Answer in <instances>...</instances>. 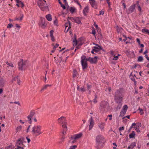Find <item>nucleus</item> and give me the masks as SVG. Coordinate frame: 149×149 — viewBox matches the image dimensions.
Here are the masks:
<instances>
[{
  "label": "nucleus",
  "mask_w": 149,
  "mask_h": 149,
  "mask_svg": "<svg viewBox=\"0 0 149 149\" xmlns=\"http://www.w3.org/2000/svg\"><path fill=\"white\" fill-rule=\"evenodd\" d=\"M115 101L117 103H120L123 100V97L115 95L114 96Z\"/></svg>",
  "instance_id": "nucleus-11"
},
{
  "label": "nucleus",
  "mask_w": 149,
  "mask_h": 149,
  "mask_svg": "<svg viewBox=\"0 0 149 149\" xmlns=\"http://www.w3.org/2000/svg\"><path fill=\"white\" fill-rule=\"evenodd\" d=\"M41 126L40 125H34L33 127L32 130V134L36 136H37L42 134V132L41 130Z\"/></svg>",
  "instance_id": "nucleus-1"
},
{
  "label": "nucleus",
  "mask_w": 149,
  "mask_h": 149,
  "mask_svg": "<svg viewBox=\"0 0 149 149\" xmlns=\"http://www.w3.org/2000/svg\"><path fill=\"white\" fill-rule=\"evenodd\" d=\"M111 87H109L106 90V91H108L109 92H110L111 91Z\"/></svg>",
  "instance_id": "nucleus-47"
},
{
  "label": "nucleus",
  "mask_w": 149,
  "mask_h": 149,
  "mask_svg": "<svg viewBox=\"0 0 149 149\" xmlns=\"http://www.w3.org/2000/svg\"><path fill=\"white\" fill-rule=\"evenodd\" d=\"M75 10V8L73 7H71L70 8V10L71 13H73L74 12Z\"/></svg>",
  "instance_id": "nucleus-34"
},
{
  "label": "nucleus",
  "mask_w": 149,
  "mask_h": 149,
  "mask_svg": "<svg viewBox=\"0 0 149 149\" xmlns=\"http://www.w3.org/2000/svg\"><path fill=\"white\" fill-rule=\"evenodd\" d=\"M88 6H86L83 10V12L84 14L85 15H86V14L88 13Z\"/></svg>",
  "instance_id": "nucleus-24"
},
{
  "label": "nucleus",
  "mask_w": 149,
  "mask_h": 149,
  "mask_svg": "<svg viewBox=\"0 0 149 149\" xmlns=\"http://www.w3.org/2000/svg\"><path fill=\"white\" fill-rule=\"evenodd\" d=\"M97 98V97H96V95H95V99H94L93 100V102L94 103H96L97 102V100H96V98Z\"/></svg>",
  "instance_id": "nucleus-54"
},
{
  "label": "nucleus",
  "mask_w": 149,
  "mask_h": 149,
  "mask_svg": "<svg viewBox=\"0 0 149 149\" xmlns=\"http://www.w3.org/2000/svg\"><path fill=\"white\" fill-rule=\"evenodd\" d=\"M51 38V40L53 42H54L55 41V39L54 38V36H50Z\"/></svg>",
  "instance_id": "nucleus-58"
},
{
  "label": "nucleus",
  "mask_w": 149,
  "mask_h": 149,
  "mask_svg": "<svg viewBox=\"0 0 149 149\" xmlns=\"http://www.w3.org/2000/svg\"><path fill=\"white\" fill-rule=\"evenodd\" d=\"M65 29H66L67 28V31L71 28V23L69 21L68 22L66 23L65 24Z\"/></svg>",
  "instance_id": "nucleus-18"
},
{
  "label": "nucleus",
  "mask_w": 149,
  "mask_h": 149,
  "mask_svg": "<svg viewBox=\"0 0 149 149\" xmlns=\"http://www.w3.org/2000/svg\"><path fill=\"white\" fill-rule=\"evenodd\" d=\"M13 81H17V83L19 85H20L21 83V81H20V79H19L18 77H16L13 78L12 80Z\"/></svg>",
  "instance_id": "nucleus-20"
},
{
  "label": "nucleus",
  "mask_w": 149,
  "mask_h": 149,
  "mask_svg": "<svg viewBox=\"0 0 149 149\" xmlns=\"http://www.w3.org/2000/svg\"><path fill=\"white\" fill-rule=\"evenodd\" d=\"M77 73V70L75 69H74L73 70V77L74 78L76 76Z\"/></svg>",
  "instance_id": "nucleus-37"
},
{
  "label": "nucleus",
  "mask_w": 149,
  "mask_h": 149,
  "mask_svg": "<svg viewBox=\"0 0 149 149\" xmlns=\"http://www.w3.org/2000/svg\"><path fill=\"white\" fill-rule=\"evenodd\" d=\"M145 56L146 57V58H147V60H148L149 61V58L148 56V55H145Z\"/></svg>",
  "instance_id": "nucleus-64"
},
{
  "label": "nucleus",
  "mask_w": 149,
  "mask_h": 149,
  "mask_svg": "<svg viewBox=\"0 0 149 149\" xmlns=\"http://www.w3.org/2000/svg\"><path fill=\"white\" fill-rule=\"evenodd\" d=\"M74 22L78 24H79L81 22L80 20L78 17H75Z\"/></svg>",
  "instance_id": "nucleus-31"
},
{
  "label": "nucleus",
  "mask_w": 149,
  "mask_h": 149,
  "mask_svg": "<svg viewBox=\"0 0 149 149\" xmlns=\"http://www.w3.org/2000/svg\"><path fill=\"white\" fill-rule=\"evenodd\" d=\"M68 18L69 19H70L73 22H74L75 20V17H68Z\"/></svg>",
  "instance_id": "nucleus-40"
},
{
  "label": "nucleus",
  "mask_w": 149,
  "mask_h": 149,
  "mask_svg": "<svg viewBox=\"0 0 149 149\" xmlns=\"http://www.w3.org/2000/svg\"><path fill=\"white\" fill-rule=\"evenodd\" d=\"M54 23L55 25L56 26L58 25V24L57 23V21L56 19L54 20Z\"/></svg>",
  "instance_id": "nucleus-49"
},
{
  "label": "nucleus",
  "mask_w": 149,
  "mask_h": 149,
  "mask_svg": "<svg viewBox=\"0 0 149 149\" xmlns=\"http://www.w3.org/2000/svg\"><path fill=\"white\" fill-rule=\"evenodd\" d=\"M89 121L90 124L89 125V130H90L92 129L94 124V122L92 117H91Z\"/></svg>",
  "instance_id": "nucleus-17"
},
{
  "label": "nucleus",
  "mask_w": 149,
  "mask_h": 149,
  "mask_svg": "<svg viewBox=\"0 0 149 149\" xmlns=\"http://www.w3.org/2000/svg\"><path fill=\"white\" fill-rule=\"evenodd\" d=\"M97 57L95 56L93 58L89 57L87 58L88 61H89L91 63H95L97 62Z\"/></svg>",
  "instance_id": "nucleus-12"
},
{
  "label": "nucleus",
  "mask_w": 149,
  "mask_h": 149,
  "mask_svg": "<svg viewBox=\"0 0 149 149\" xmlns=\"http://www.w3.org/2000/svg\"><path fill=\"white\" fill-rule=\"evenodd\" d=\"M63 129L62 131V134H63V136L65 135V134H66V132L68 130L67 127V129L66 130V128H63Z\"/></svg>",
  "instance_id": "nucleus-30"
},
{
  "label": "nucleus",
  "mask_w": 149,
  "mask_h": 149,
  "mask_svg": "<svg viewBox=\"0 0 149 149\" xmlns=\"http://www.w3.org/2000/svg\"><path fill=\"white\" fill-rule=\"evenodd\" d=\"M77 147V146L76 145H74L73 146H71L70 147V149H75Z\"/></svg>",
  "instance_id": "nucleus-43"
},
{
  "label": "nucleus",
  "mask_w": 149,
  "mask_h": 149,
  "mask_svg": "<svg viewBox=\"0 0 149 149\" xmlns=\"http://www.w3.org/2000/svg\"><path fill=\"white\" fill-rule=\"evenodd\" d=\"M24 140V138L23 137H22L16 141V146H19V145H23V141Z\"/></svg>",
  "instance_id": "nucleus-14"
},
{
  "label": "nucleus",
  "mask_w": 149,
  "mask_h": 149,
  "mask_svg": "<svg viewBox=\"0 0 149 149\" xmlns=\"http://www.w3.org/2000/svg\"><path fill=\"white\" fill-rule=\"evenodd\" d=\"M139 110L140 111V112L141 113V114H142L143 113H142V112L143 111V110L142 109H140V108H139Z\"/></svg>",
  "instance_id": "nucleus-62"
},
{
  "label": "nucleus",
  "mask_w": 149,
  "mask_h": 149,
  "mask_svg": "<svg viewBox=\"0 0 149 149\" xmlns=\"http://www.w3.org/2000/svg\"><path fill=\"white\" fill-rule=\"evenodd\" d=\"M57 121L58 123L61 125V126L63 128H66V130L67 123L65 117L62 116L58 119Z\"/></svg>",
  "instance_id": "nucleus-3"
},
{
  "label": "nucleus",
  "mask_w": 149,
  "mask_h": 149,
  "mask_svg": "<svg viewBox=\"0 0 149 149\" xmlns=\"http://www.w3.org/2000/svg\"><path fill=\"white\" fill-rule=\"evenodd\" d=\"M22 129V126L20 125L18 126L16 129V132H17L19 131H20Z\"/></svg>",
  "instance_id": "nucleus-36"
},
{
  "label": "nucleus",
  "mask_w": 149,
  "mask_h": 149,
  "mask_svg": "<svg viewBox=\"0 0 149 149\" xmlns=\"http://www.w3.org/2000/svg\"><path fill=\"white\" fill-rule=\"evenodd\" d=\"M81 63L82 67V68L83 70L86 69L88 67L87 61H88L87 58H86V56L83 55L81 57Z\"/></svg>",
  "instance_id": "nucleus-4"
},
{
  "label": "nucleus",
  "mask_w": 149,
  "mask_h": 149,
  "mask_svg": "<svg viewBox=\"0 0 149 149\" xmlns=\"http://www.w3.org/2000/svg\"><path fill=\"white\" fill-rule=\"evenodd\" d=\"M104 138L102 136L98 135L96 137V141L98 143V145L101 143H102L104 141Z\"/></svg>",
  "instance_id": "nucleus-13"
},
{
  "label": "nucleus",
  "mask_w": 149,
  "mask_h": 149,
  "mask_svg": "<svg viewBox=\"0 0 149 149\" xmlns=\"http://www.w3.org/2000/svg\"><path fill=\"white\" fill-rule=\"evenodd\" d=\"M17 3L19 4L21 8H23L24 6V4L21 1H17Z\"/></svg>",
  "instance_id": "nucleus-32"
},
{
  "label": "nucleus",
  "mask_w": 149,
  "mask_h": 149,
  "mask_svg": "<svg viewBox=\"0 0 149 149\" xmlns=\"http://www.w3.org/2000/svg\"><path fill=\"white\" fill-rule=\"evenodd\" d=\"M5 81L3 78H0V84L1 85L3 86L5 83Z\"/></svg>",
  "instance_id": "nucleus-23"
},
{
  "label": "nucleus",
  "mask_w": 149,
  "mask_h": 149,
  "mask_svg": "<svg viewBox=\"0 0 149 149\" xmlns=\"http://www.w3.org/2000/svg\"><path fill=\"white\" fill-rule=\"evenodd\" d=\"M65 139V137L64 136H63L61 138L60 141L58 142V143L59 144H62V142L64 141Z\"/></svg>",
  "instance_id": "nucleus-29"
},
{
  "label": "nucleus",
  "mask_w": 149,
  "mask_h": 149,
  "mask_svg": "<svg viewBox=\"0 0 149 149\" xmlns=\"http://www.w3.org/2000/svg\"><path fill=\"white\" fill-rule=\"evenodd\" d=\"M26 139L27 140L28 143H29L30 142V141H31L30 139L28 137H26Z\"/></svg>",
  "instance_id": "nucleus-60"
},
{
  "label": "nucleus",
  "mask_w": 149,
  "mask_h": 149,
  "mask_svg": "<svg viewBox=\"0 0 149 149\" xmlns=\"http://www.w3.org/2000/svg\"><path fill=\"white\" fill-rule=\"evenodd\" d=\"M135 136V134L134 131H133L132 133L129 135V137L130 138H132L134 137Z\"/></svg>",
  "instance_id": "nucleus-28"
},
{
  "label": "nucleus",
  "mask_w": 149,
  "mask_h": 149,
  "mask_svg": "<svg viewBox=\"0 0 149 149\" xmlns=\"http://www.w3.org/2000/svg\"><path fill=\"white\" fill-rule=\"evenodd\" d=\"M59 45L57 44H56L54 47H53V49H56L57 47Z\"/></svg>",
  "instance_id": "nucleus-52"
},
{
  "label": "nucleus",
  "mask_w": 149,
  "mask_h": 149,
  "mask_svg": "<svg viewBox=\"0 0 149 149\" xmlns=\"http://www.w3.org/2000/svg\"><path fill=\"white\" fill-rule=\"evenodd\" d=\"M118 56H115L113 58V59L116 60L118 59Z\"/></svg>",
  "instance_id": "nucleus-63"
},
{
  "label": "nucleus",
  "mask_w": 149,
  "mask_h": 149,
  "mask_svg": "<svg viewBox=\"0 0 149 149\" xmlns=\"http://www.w3.org/2000/svg\"><path fill=\"white\" fill-rule=\"evenodd\" d=\"M15 26H16V27L17 28L19 29V30L20 28V26L17 24L15 25Z\"/></svg>",
  "instance_id": "nucleus-61"
},
{
  "label": "nucleus",
  "mask_w": 149,
  "mask_h": 149,
  "mask_svg": "<svg viewBox=\"0 0 149 149\" xmlns=\"http://www.w3.org/2000/svg\"><path fill=\"white\" fill-rule=\"evenodd\" d=\"M82 135V133H79V134H74L72 136V139H77L81 138Z\"/></svg>",
  "instance_id": "nucleus-16"
},
{
  "label": "nucleus",
  "mask_w": 149,
  "mask_h": 149,
  "mask_svg": "<svg viewBox=\"0 0 149 149\" xmlns=\"http://www.w3.org/2000/svg\"><path fill=\"white\" fill-rule=\"evenodd\" d=\"M87 88L88 89V90L89 91V93H90V89L91 88V85H89L88 84H87Z\"/></svg>",
  "instance_id": "nucleus-39"
},
{
  "label": "nucleus",
  "mask_w": 149,
  "mask_h": 149,
  "mask_svg": "<svg viewBox=\"0 0 149 149\" xmlns=\"http://www.w3.org/2000/svg\"><path fill=\"white\" fill-rule=\"evenodd\" d=\"M109 106V104L107 101H103L100 104L101 109L103 111H107Z\"/></svg>",
  "instance_id": "nucleus-6"
},
{
  "label": "nucleus",
  "mask_w": 149,
  "mask_h": 149,
  "mask_svg": "<svg viewBox=\"0 0 149 149\" xmlns=\"http://www.w3.org/2000/svg\"><path fill=\"white\" fill-rule=\"evenodd\" d=\"M90 3L93 7L96 6V2L95 0H89Z\"/></svg>",
  "instance_id": "nucleus-19"
},
{
  "label": "nucleus",
  "mask_w": 149,
  "mask_h": 149,
  "mask_svg": "<svg viewBox=\"0 0 149 149\" xmlns=\"http://www.w3.org/2000/svg\"><path fill=\"white\" fill-rule=\"evenodd\" d=\"M13 24H9L8 25V26H7V28L10 29L11 28V27H13Z\"/></svg>",
  "instance_id": "nucleus-44"
},
{
  "label": "nucleus",
  "mask_w": 149,
  "mask_h": 149,
  "mask_svg": "<svg viewBox=\"0 0 149 149\" xmlns=\"http://www.w3.org/2000/svg\"><path fill=\"white\" fill-rule=\"evenodd\" d=\"M125 93V90L122 88L117 90L115 93V95L122 96Z\"/></svg>",
  "instance_id": "nucleus-8"
},
{
  "label": "nucleus",
  "mask_w": 149,
  "mask_h": 149,
  "mask_svg": "<svg viewBox=\"0 0 149 149\" xmlns=\"http://www.w3.org/2000/svg\"><path fill=\"white\" fill-rule=\"evenodd\" d=\"M148 31H149V30L146 29H143L142 30V32L143 33H147Z\"/></svg>",
  "instance_id": "nucleus-38"
},
{
  "label": "nucleus",
  "mask_w": 149,
  "mask_h": 149,
  "mask_svg": "<svg viewBox=\"0 0 149 149\" xmlns=\"http://www.w3.org/2000/svg\"><path fill=\"white\" fill-rule=\"evenodd\" d=\"M58 2L59 3V4H60L61 6L64 9H65L66 8V7L65 6H64L63 5V4L60 1V0H58Z\"/></svg>",
  "instance_id": "nucleus-33"
},
{
  "label": "nucleus",
  "mask_w": 149,
  "mask_h": 149,
  "mask_svg": "<svg viewBox=\"0 0 149 149\" xmlns=\"http://www.w3.org/2000/svg\"><path fill=\"white\" fill-rule=\"evenodd\" d=\"M104 11H102V10H101V11H100V14H99V15H103L104 14Z\"/></svg>",
  "instance_id": "nucleus-56"
},
{
  "label": "nucleus",
  "mask_w": 149,
  "mask_h": 149,
  "mask_svg": "<svg viewBox=\"0 0 149 149\" xmlns=\"http://www.w3.org/2000/svg\"><path fill=\"white\" fill-rule=\"evenodd\" d=\"M38 5L42 11H45L48 8L46 3L43 2L41 0H39L38 1Z\"/></svg>",
  "instance_id": "nucleus-5"
},
{
  "label": "nucleus",
  "mask_w": 149,
  "mask_h": 149,
  "mask_svg": "<svg viewBox=\"0 0 149 149\" xmlns=\"http://www.w3.org/2000/svg\"><path fill=\"white\" fill-rule=\"evenodd\" d=\"M80 89V91L81 92L84 91H85V89L84 88H81Z\"/></svg>",
  "instance_id": "nucleus-57"
},
{
  "label": "nucleus",
  "mask_w": 149,
  "mask_h": 149,
  "mask_svg": "<svg viewBox=\"0 0 149 149\" xmlns=\"http://www.w3.org/2000/svg\"><path fill=\"white\" fill-rule=\"evenodd\" d=\"M35 114V113L34 111H31L30 114L27 117V118L28 119V121L30 124H31L32 123L31 118L34 116Z\"/></svg>",
  "instance_id": "nucleus-10"
},
{
  "label": "nucleus",
  "mask_w": 149,
  "mask_h": 149,
  "mask_svg": "<svg viewBox=\"0 0 149 149\" xmlns=\"http://www.w3.org/2000/svg\"><path fill=\"white\" fill-rule=\"evenodd\" d=\"M39 26L41 28L44 29L46 26V24L45 22V19H41V22L39 23Z\"/></svg>",
  "instance_id": "nucleus-15"
},
{
  "label": "nucleus",
  "mask_w": 149,
  "mask_h": 149,
  "mask_svg": "<svg viewBox=\"0 0 149 149\" xmlns=\"http://www.w3.org/2000/svg\"><path fill=\"white\" fill-rule=\"evenodd\" d=\"M104 123H99L98 124V126L100 129L101 130H103L104 128Z\"/></svg>",
  "instance_id": "nucleus-22"
},
{
  "label": "nucleus",
  "mask_w": 149,
  "mask_h": 149,
  "mask_svg": "<svg viewBox=\"0 0 149 149\" xmlns=\"http://www.w3.org/2000/svg\"><path fill=\"white\" fill-rule=\"evenodd\" d=\"M70 140L69 141L70 143H73L76 142V140L72 139V136L70 138Z\"/></svg>",
  "instance_id": "nucleus-25"
},
{
  "label": "nucleus",
  "mask_w": 149,
  "mask_h": 149,
  "mask_svg": "<svg viewBox=\"0 0 149 149\" xmlns=\"http://www.w3.org/2000/svg\"><path fill=\"white\" fill-rule=\"evenodd\" d=\"M92 33L93 35L94 36L95 35L96 32L95 30L93 29L92 30Z\"/></svg>",
  "instance_id": "nucleus-55"
},
{
  "label": "nucleus",
  "mask_w": 149,
  "mask_h": 149,
  "mask_svg": "<svg viewBox=\"0 0 149 149\" xmlns=\"http://www.w3.org/2000/svg\"><path fill=\"white\" fill-rule=\"evenodd\" d=\"M46 17L47 19L49 21H51L52 20V18L51 15L50 14H48L46 16Z\"/></svg>",
  "instance_id": "nucleus-26"
},
{
  "label": "nucleus",
  "mask_w": 149,
  "mask_h": 149,
  "mask_svg": "<svg viewBox=\"0 0 149 149\" xmlns=\"http://www.w3.org/2000/svg\"><path fill=\"white\" fill-rule=\"evenodd\" d=\"M51 86V85H49L48 84L46 85L43 87L42 88V89H41V91L43 90L44 89H46L47 88L48 86Z\"/></svg>",
  "instance_id": "nucleus-35"
},
{
  "label": "nucleus",
  "mask_w": 149,
  "mask_h": 149,
  "mask_svg": "<svg viewBox=\"0 0 149 149\" xmlns=\"http://www.w3.org/2000/svg\"><path fill=\"white\" fill-rule=\"evenodd\" d=\"M121 107V104H118L117 107V109H120Z\"/></svg>",
  "instance_id": "nucleus-51"
},
{
  "label": "nucleus",
  "mask_w": 149,
  "mask_h": 149,
  "mask_svg": "<svg viewBox=\"0 0 149 149\" xmlns=\"http://www.w3.org/2000/svg\"><path fill=\"white\" fill-rule=\"evenodd\" d=\"M93 49L91 51V53L93 54H94V52H98L100 50L102 49V48L100 46H94L93 47Z\"/></svg>",
  "instance_id": "nucleus-9"
},
{
  "label": "nucleus",
  "mask_w": 149,
  "mask_h": 149,
  "mask_svg": "<svg viewBox=\"0 0 149 149\" xmlns=\"http://www.w3.org/2000/svg\"><path fill=\"white\" fill-rule=\"evenodd\" d=\"M112 114H110V115H108V116H107L108 117H110L109 120H112V118H111V117H112Z\"/></svg>",
  "instance_id": "nucleus-53"
},
{
  "label": "nucleus",
  "mask_w": 149,
  "mask_h": 149,
  "mask_svg": "<svg viewBox=\"0 0 149 149\" xmlns=\"http://www.w3.org/2000/svg\"><path fill=\"white\" fill-rule=\"evenodd\" d=\"M17 146V148H15V149H19V148H21L22 149H23L24 147H22L20 146H19L17 145V146Z\"/></svg>",
  "instance_id": "nucleus-45"
},
{
  "label": "nucleus",
  "mask_w": 149,
  "mask_h": 149,
  "mask_svg": "<svg viewBox=\"0 0 149 149\" xmlns=\"http://www.w3.org/2000/svg\"><path fill=\"white\" fill-rule=\"evenodd\" d=\"M136 41L138 43L139 45H140V40L139 38H137L136 39Z\"/></svg>",
  "instance_id": "nucleus-59"
},
{
  "label": "nucleus",
  "mask_w": 149,
  "mask_h": 149,
  "mask_svg": "<svg viewBox=\"0 0 149 149\" xmlns=\"http://www.w3.org/2000/svg\"><path fill=\"white\" fill-rule=\"evenodd\" d=\"M127 109L128 107L127 105H124L120 112V116H123L126 113Z\"/></svg>",
  "instance_id": "nucleus-7"
},
{
  "label": "nucleus",
  "mask_w": 149,
  "mask_h": 149,
  "mask_svg": "<svg viewBox=\"0 0 149 149\" xmlns=\"http://www.w3.org/2000/svg\"><path fill=\"white\" fill-rule=\"evenodd\" d=\"M135 9V5H132L130 7L129 9V13H131L134 12Z\"/></svg>",
  "instance_id": "nucleus-21"
},
{
  "label": "nucleus",
  "mask_w": 149,
  "mask_h": 149,
  "mask_svg": "<svg viewBox=\"0 0 149 149\" xmlns=\"http://www.w3.org/2000/svg\"><path fill=\"white\" fill-rule=\"evenodd\" d=\"M124 127L123 126V127H120L119 128V131H120L121 130H124Z\"/></svg>",
  "instance_id": "nucleus-50"
},
{
  "label": "nucleus",
  "mask_w": 149,
  "mask_h": 149,
  "mask_svg": "<svg viewBox=\"0 0 149 149\" xmlns=\"http://www.w3.org/2000/svg\"><path fill=\"white\" fill-rule=\"evenodd\" d=\"M54 32V31L53 30H51L50 31V36H53V33Z\"/></svg>",
  "instance_id": "nucleus-46"
},
{
  "label": "nucleus",
  "mask_w": 149,
  "mask_h": 149,
  "mask_svg": "<svg viewBox=\"0 0 149 149\" xmlns=\"http://www.w3.org/2000/svg\"><path fill=\"white\" fill-rule=\"evenodd\" d=\"M23 14H21L20 15V16H19V17H20V19H19L20 20H22V18L23 17Z\"/></svg>",
  "instance_id": "nucleus-48"
},
{
  "label": "nucleus",
  "mask_w": 149,
  "mask_h": 149,
  "mask_svg": "<svg viewBox=\"0 0 149 149\" xmlns=\"http://www.w3.org/2000/svg\"><path fill=\"white\" fill-rule=\"evenodd\" d=\"M18 69L21 71L26 69L28 65L27 61L23 59H21L18 63Z\"/></svg>",
  "instance_id": "nucleus-2"
},
{
  "label": "nucleus",
  "mask_w": 149,
  "mask_h": 149,
  "mask_svg": "<svg viewBox=\"0 0 149 149\" xmlns=\"http://www.w3.org/2000/svg\"><path fill=\"white\" fill-rule=\"evenodd\" d=\"M136 146V143L135 142H133L131 143L130 145L129 146V148H131L132 149Z\"/></svg>",
  "instance_id": "nucleus-27"
},
{
  "label": "nucleus",
  "mask_w": 149,
  "mask_h": 149,
  "mask_svg": "<svg viewBox=\"0 0 149 149\" xmlns=\"http://www.w3.org/2000/svg\"><path fill=\"white\" fill-rule=\"evenodd\" d=\"M73 42H74V43L73 44V46H76L77 43V41L76 40V38H75V39L73 40Z\"/></svg>",
  "instance_id": "nucleus-42"
},
{
  "label": "nucleus",
  "mask_w": 149,
  "mask_h": 149,
  "mask_svg": "<svg viewBox=\"0 0 149 149\" xmlns=\"http://www.w3.org/2000/svg\"><path fill=\"white\" fill-rule=\"evenodd\" d=\"M143 60V57L142 56H140L139 57L138 59V61H141Z\"/></svg>",
  "instance_id": "nucleus-41"
}]
</instances>
